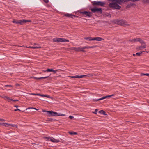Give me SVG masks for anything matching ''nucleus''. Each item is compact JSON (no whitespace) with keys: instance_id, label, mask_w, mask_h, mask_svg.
Segmentation results:
<instances>
[{"instance_id":"nucleus-15","label":"nucleus","mask_w":149,"mask_h":149,"mask_svg":"<svg viewBox=\"0 0 149 149\" xmlns=\"http://www.w3.org/2000/svg\"><path fill=\"white\" fill-rule=\"evenodd\" d=\"M103 40V39L102 38L100 37H97L95 38H93V40H96L98 41H100Z\"/></svg>"},{"instance_id":"nucleus-24","label":"nucleus","mask_w":149,"mask_h":149,"mask_svg":"<svg viewBox=\"0 0 149 149\" xmlns=\"http://www.w3.org/2000/svg\"><path fill=\"white\" fill-rule=\"evenodd\" d=\"M21 22H22V25L24 24L26 22H28V20H21Z\"/></svg>"},{"instance_id":"nucleus-20","label":"nucleus","mask_w":149,"mask_h":149,"mask_svg":"<svg viewBox=\"0 0 149 149\" xmlns=\"http://www.w3.org/2000/svg\"><path fill=\"white\" fill-rule=\"evenodd\" d=\"M93 76L92 74H84V78H89Z\"/></svg>"},{"instance_id":"nucleus-53","label":"nucleus","mask_w":149,"mask_h":149,"mask_svg":"<svg viewBox=\"0 0 149 149\" xmlns=\"http://www.w3.org/2000/svg\"><path fill=\"white\" fill-rule=\"evenodd\" d=\"M12 101H14V102L18 101V100H12Z\"/></svg>"},{"instance_id":"nucleus-43","label":"nucleus","mask_w":149,"mask_h":149,"mask_svg":"<svg viewBox=\"0 0 149 149\" xmlns=\"http://www.w3.org/2000/svg\"><path fill=\"white\" fill-rule=\"evenodd\" d=\"M45 97H47V98H50V96L48 95H45Z\"/></svg>"},{"instance_id":"nucleus-52","label":"nucleus","mask_w":149,"mask_h":149,"mask_svg":"<svg viewBox=\"0 0 149 149\" xmlns=\"http://www.w3.org/2000/svg\"><path fill=\"white\" fill-rule=\"evenodd\" d=\"M131 42H132V43L134 42V39H132Z\"/></svg>"},{"instance_id":"nucleus-29","label":"nucleus","mask_w":149,"mask_h":149,"mask_svg":"<svg viewBox=\"0 0 149 149\" xmlns=\"http://www.w3.org/2000/svg\"><path fill=\"white\" fill-rule=\"evenodd\" d=\"M31 78H33V79H36V80H40V77H31Z\"/></svg>"},{"instance_id":"nucleus-21","label":"nucleus","mask_w":149,"mask_h":149,"mask_svg":"<svg viewBox=\"0 0 149 149\" xmlns=\"http://www.w3.org/2000/svg\"><path fill=\"white\" fill-rule=\"evenodd\" d=\"M138 42H139L141 44H145V42L143 40H141V38H140V39L139 40Z\"/></svg>"},{"instance_id":"nucleus-61","label":"nucleus","mask_w":149,"mask_h":149,"mask_svg":"<svg viewBox=\"0 0 149 149\" xmlns=\"http://www.w3.org/2000/svg\"><path fill=\"white\" fill-rule=\"evenodd\" d=\"M84 42H86V43H88L87 42H86L85 41H84Z\"/></svg>"},{"instance_id":"nucleus-60","label":"nucleus","mask_w":149,"mask_h":149,"mask_svg":"<svg viewBox=\"0 0 149 149\" xmlns=\"http://www.w3.org/2000/svg\"><path fill=\"white\" fill-rule=\"evenodd\" d=\"M42 71L44 72H47L46 70H43Z\"/></svg>"},{"instance_id":"nucleus-42","label":"nucleus","mask_w":149,"mask_h":149,"mask_svg":"<svg viewBox=\"0 0 149 149\" xmlns=\"http://www.w3.org/2000/svg\"><path fill=\"white\" fill-rule=\"evenodd\" d=\"M58 70H53V71H52V72H53L54 73H56L57 72Z\"/></svg>"},{"instance_id":"nucleus-44","label":"nucleus","mask_w":149,"mask_h":149,"mask_svg":"<svg viewBox=\"0 0 149 149\" xmlns=\"http://www.w3.org/2000/svg\"><path fill=\"white\" fill-rule=\"evenodd\" d=\"M6 97H7L6 96H4L1 97L6 100Z\"/></svg>"},{"instance_id":"nucleus-57","label":"nucleus","mask_w":149,"mask_h":149,"mask_svg":"<svg viewBox=\"0 0 149 149\" xmlns=\"http://www.w3.org/2000/svg\"><path fill=\"white\" fill-rule=\"evenodd\" d=\"M31 22V20H28V22Z\"/></svg>"},{"instance_id":"nucleus-51","label":"nucleus","mask_w":149,"mask_h":149,"mask_svg":"<svg viewBox=\"0 0 149 149\" xmlns=\"http://www.w3.org/2000/svg\"><path fill=\"white\" fill-rule=\"evenodd\" d=\"M49 120L50 121H52V118H49Z\"/></svg>"},{"instance_id":"nucleus-39","label":"nucleus","mask_w":149,"mask_h":149,"mask_svg":"<svg viewBox=\"0 0 149 149\" xmlns=\"http://www.w3.org/2000/svg\"><path fill=\"white\" fill-rule=\"evenodd\" d=\"M43 1L46 3H47L49 2L48 0H43Z\"/></svg>"},{"instance_id":"nucleus-6","label":"nucleus","mask_w":149,"mask_h":149,"mask_svg":"<svg viewBox=\"0 0 149 149\" xmlns=\"http://www.w3.org/2000/svg\"><path fill=\"white\" fill-rule=\"evenodd\" d=\"M49 114H50L52 116H65V114H62L61 113H58L56 112H54L52 111H49Z\"/></svg>"},{"instance_id":"nucleus-28","label":"nucleus","mask_w":149,"mask_h":149,"mask_svg":"<svg viewBox=\"0 0 149 149\" xmlns=\"http://www.w3.org/2000/svg\"><path fill=\"white\" fill-rule=\"evenodd\" d=\"M46 71L47 72H52L53 71V69L48 68L47 69Z\"/></svg>"},{"instance_id":"nucleus-32","label":"nucleus","mask_w":149,"mask_h":149,"mask_svg":"<svg viewBox=\"0 0 149 149\" xmlns=\"http://www.w3.org/2000/svg\"><path fill=\"white\" fill-rule=\"evenodd\" d=\"M141 76L146 75V76H149V74H148V73L145 74V73H142L141 74Z\"/></svg>"},{"instance_id":"nucleus-40","label":"nucleus","mask_w":149,"mask_h":149,"mask_svg":"<svg viewBox=\"0 0 149 149\" xmlns=\"http://www.w3.org/2000/svg\"><path fill=\"white\" fill-rule=\"evenodd\" d=\"M6 120L5 119H0V121H5Z\"/></svg>"},{"instance_id":"nucleus-25","label":"nucleus","mask_w":149,"mask_h":149,"mask_svg":"<svg viewBox=\"0 0 149 149\" xmlns=\"http://www.w3.org/2000/svg\"><path fill=\"white\" fill-rule=\"evenodd\" d=\"M142 1L144 3H149V0H142Z\"/></svg>"},{"instance_id":"nucleus-36","label":"nucleus","mask_w":149,"mask_h":149,"mask_svg":"<svg viewBox=\"0 0 149 149\" xmlns=\"http://www.w3.org/2000/svg\"><path fill=\"white\" fill-rule=\"evenodd\" d=\"M34 109L35 110H38V109H37L36 108H33H33H28L26 109V110H27L28 109Z\"/></svg>"},{"instance_id":"nucleus-37","label":"nucleus","mask_w":149,"mask_h":149,"mask_svg":"<svg viewBox=\"0 0 149 149\" xmlns=\"http://www.w3.org/2000/svg\"><path fill=\"white\" fill-rule=\"evenodd\" d=\"M42 111L43 112H47V114H49V111H46L44 110H43Z\"/></svg>"},{"instance_id":"nucleus-22","label":"nucleus","mask_w":149,"mask_h":149,"mask_svg":"<svg viewBox=\"0 0 149 149\" xmlns=\"http://www.w3.org/2000/svg\"><path fill=\"white\" fill-rule=\"evenodd\" d=\"M97 47L96 46H93L91 47L90 46H88V47H86V46H84V49H88L89 48H94L95 47Z\"/></svg>"},{"instance_id":"nucleus-12","label":"nucleus","mask_w":149,"mask_h":149,"mask_svg":"<svg viewBox=\"0 0 149 149\" xmlns=\"http://www.w3.org/2000/svg\"><path fill=\"white\" fill-rule=\"evenodd\" d=\"M92 13L91 12H88L86 11H84V15H86L88 17H90L92 16Z\"/></svg>"},{"instance_id":"nucleus-7","label":"nucleus","mask_w":149,"mask_h":149,"mask_svg":"<svg viewBox=\"0 0 149 149\" xmlns=\"http://www.w3.org/2000/svg\"><path fill=\"white\" fill-rule=\"evenodd\" d=\"M70 49L72 50H74L78 52L84 51V47L82 48L72 47L70 48Z\"/></svg>"},{"instance_id":"nucleus-30","label":"nucleus","mask_w":149,"mask_h":149,"mask_svg":"<svg viewBox=\"0 0 149 149\" xmlns=\"http://www.w3.org/2000/svg\"><path fill=\"white\" fill-rule=\"evenodd\" d=\"M139 39L140 38H134V42H135L138 41L139 40Z\"/></svg>"},{"instance_id":"nucleus-10","label":"nucleus","mask_w":149,"mask_h":149,"mask_svg":"<svg viewBox=\"0 0 149 149\" xmlns=\"http://www.w3.org/2000/svg\"><path fill=\"white\" fill-rule=\"evenodd\" d=\"M28 48H31L33 49H36V48H41V47H40L39 45L38 44H35L33 45V46L32 47H28Z\"/></svg>"},{"instance_id":"nucleus-38","label":"nucleus","mask_w":149,"mask_h":149,"mask_svg":"<svg viewBox=\"0 0 149 149\" xmlns=\"http://www.w3.org/2000/svg\"><path fill=\"white\" fill-rule=\"evenodd\" d=\"M38 95H39L38 96H42V97H45V95H42V94H39Z\"/></svg>"},{"instance_id":"nucleus-54","label":"nucleus","mask_w":149,"mask_h":149,"mask_svg":"<svg viewBox=\"0 0 149 149\" xmlns=\"http://www.w3.org/2000/svg\"><path fill=\"white\" fill-rule=\"evenodd\" d=\"M110 96H111V97L113 96H114V94H112V95H110Z\"/></svg>"},{"instance_id":"nucleus-2","label":"nucleus","mask_w":149,"mask_h":149,"mask_svg":"<svg viewBox=\"0 0 149 149\" xmlns=\"http://www.w3.org/2000/svg\"><path fill=\"white\" fill-rule=\"evenodd\" d=\"M117 3H118L115 2L113 3H110L109 4V6L113 9H120L121 7Z\"/></svg>"},{"instance_id":"nucleus-16","label":"nucleus","mask_w":149,"mask_h":149,"mask_svg":"<svg viewBox=\"0 0 149 149\" xmlns=\"http://www.w3.org/2000/svg\"><path fill=\"white\" fill-rule=\"evenodd\" d=\"M93 38L91 37H84V39L90 41L93 40Z\"/></svg>"},{"instance_id":"nucleus-18","label":"nucleus","mask_w":149,"mask_h":149,"mask_svg":"<svg viewBox=\"0 0 149 149\" xmlns=\"http://www.w3.org/2000/svg\"><path fill=\"white\" fill-rule=\"evenodd\" d=\"M146 47V45H144L143 46H141L139 47L137 49L139 50H142L143 49L145 48Z\"/></svg>"},{"instance_id":"nucleus-23","label":"nucleus","mask_w":149,"mask_h":149,"mask_svg":"<svg viewBox=\"0 0 149 149\" xmlns=\"http://www.w3.org/2000/svg\"><path fill=\"white\" fill-rule=\"evenodd\" d=\"M145 52L144 51L140 52H137L136 53V55L140 56L142 54L143 52Z\"/></svg>"},{"instance_id":"nucleus-14","label":"nucleus","mask_w":149,"mask_h":149,"mask_svg":"<svg viewBox=\"0 0 149 149\" xmlns=\"http://www.w3.org/2000/svg\"><path fill=\"white\" fill-rule=\"evenodd\" d=\"M12 22L13 23H15L16 24H19L20 25H22V22L21 20H14Z\"/></svg>"},{"instance_id":"nucleus-27","label":"nucleus","mask_w":149,"mask_h":149,"mask_svg":"<svg viewBox=\"0 0 149 149\" xmlns=\"http://www.w3.org/2000/svg\"><path fill=\"white\" fill-rule=\"evenodd\" d=\"M3 125L5 127H8L9 126H10V124H8L6 123H3Z\"/></svg>"},{"instance_id":"nucleus-31","label":"nucleus","mask_w":149,"mask_h":149,"mask_svg":"<svg viewBox=\"0 0 149 149\" xmlns=\"http://www.w3.org/2000/svg\"><path fill=\"white\" fill-rule=\"evenodd\" d=\"M49 77V76H47L44 77H40V79H44L47 78H48Z\"/></svg>"},{"instance_id":"nucleus-45","label":"nucleus","mask_w":149,"mask_h":149,"mask_svg":"<svg viewBox=\"0 0 149 149\" xmlns=\"http://www.w3.org/2000/svg\"><path fill=\"white\" fill-rule=\"evenodd\" d=\"M5 87H12V86L11 85H5Z\"/></svg>"},{"instance_id":"nucleus-35","label":"nucleus","mask_w":149,"mask_h":149,"mask_svg":"<svg viewBox=\"0 0 149 149\" xmlns=\"http://www.w3.org/2000/svg\"><path fill=\"white\" fill-rule=\"evenodd\" d=\"M98 109H96L93 112V113L94 114H96L97 112Z\"/></svg>"},{"instance_id":"nucleus-55","label":"nucleus","mask_w":149,"mask_h":149,"mask_svg":"<svg viewBox=\"0 0 149 149\" xmlns=\"http://www.w3.org/2000/svg\"><path fill=\"white\" fill-rule=\"evenodd\" d=\"M133 56H136V54H133Z\"/></svg>"},{"instance_id":"nucleus-34","label":"nucleus","mask_w":149,"mask_h":149,"mask_svg":"<svg viewBox=\"0 0 149 149\" xmlns=\"http://www.w3.org/2000/svg\"><path fill=\"white\" fill-rule=\"evenodd\" d=\"M38 93H36H36H30L29 94L31 95H38Z\"/></svg>"},{"instance_id":"nucleus-5","label":"nucleus","mask_w":149,"mask_h":149,"mask_svg":"<svg viewBox=\"0 0 149 149\" xmlns=\"http://www.w3.org/2000/svg\"><path fill=\"white\" fill-rule=\"evenodd\" d=\"M93 5L94 6H103L105 5V3L102 1H93L91 2Z\"/></svg>"},{"instance_id":"nucleus-1","label":"nucleus","mask_w":149,"mask_h":149,"mask_svg":"<svg viewBox=\"0 0 149 149\" xmlns=\"http://www.w3.org/2000/svg\"><path fill=\"white\" fill-rule=\"evenodd\" d=\"M113 22H114L116 24L121 25L124 26L128 25L127 22L122 19L120 20L116 19L114 20Z\"/></svg>"},{"instance_id":"nucleus-58","label":"nucleus","mask_w":149,"mask_h":149,"mask_svg":"<svg viewBox=\"0 0 149 149\" xmlns=\"http://www.w3.org/2000/svg\"><path fill=\"white\" fill-rule=\"evenodd\" d=\"M131 41H132V39H130L129 40V41L130 42H131Z\"/></svg>"},{"instance_id":"nucleus-17","label":"nucleus","mask_w":149,"mask_h":149,"mask_svg":"<svg viewBox=\"0 0 149 149\" xmlns=\"http://www.w3.org/2000/svg\"><path fill=\"white\" fill-rule=\"evenodd\" d=\"M72 78H81L84 77V75L79 76V75H76L75 76H73L71 77Z\"/></svg>"},{"instance_id":"nucleus-59","label":"nucleus","mask_w":149,"mask_h":149,"mask_svg":"<svg viewBox=\"0 0 149 149\" xmlns=\"http://www.w3.org/2000/svg\"><path fill=\"white\" fill-rule=\"evenodd\" d=\"M18 107V106H17V105H15V107H17H17Z\"/></svg>"},{"instance_id":"nucleus-33","label":"nucleus","mask_w":149,"mask_h":149,"mask_svg":"<svg viewBox=\"0 0 149 149\" xmlns=\"http://www.w3.org/2000/svg\"><path fill=\"white\" fill-rule=\"evenodd\" d=\"M10 125L11 126L13 127L17 128V125L15 124H10Z\"/></svg>"},{"instance_id":"nucleus-50","label":"nucleus","mask_w":149,"mask_h":149,"mask_svg":"<svg viewBox=\"0 0 149 149\" xmlns=\"http://www.w3.org/2000/svg\"><path fill=\"white\" fill-rule=\"evenodd\" d=\"M10 98V97H6V100H9V99Z\"/></svg>"},{"instance_id":"nucleus-46","label":"nucleus","mask_w":149,"mask_h":149,"mask_svg":"<svg viewBox=\"0 0 149 149\" xmlns=\"http://www.w3.org/2000/svg\"><path fill=\"white\" fill-rule=\"evenodd\" d=\"M21 111V110L19 109H15L14 110V111Z\"/></svg>"},{"instance_id":"nucleus-4","label":"nucleus","mask_w":149,"mask_h":149,"mask_svg":"<svg viewBox=\"0 0 149 149\" xmlns=\"http://www.w3.org/2000/svg\"><path fill=\"white\" fill-rule=\"evenodd\" d=\"M53 42H69V40L66 39L64 38H54L53 39Z\"/></svg>"},{"instance_id":"nucleus-8","label":"nucleus","mask_w":149,"mask_h":149,"mask_svg":"<svg viewBox=\"0 0 149 149\" xmlns=\"http://www.w3.org/2000/svg\"><path fill=\"white\" fill-rule=\"evenodd\" d=\"M47 140L51 141L54 143H58L60 141L59 140H56L55 139L51 137H45Z\"/></svg>"},{"instance_id":"nucleus-56","label":"nucleus","mask_w":149,"mask_h":149,"mask_svg":"<svg viewBox=\"0 0 149 149\" xmlns=\"http://www.w3.org/2000/svg\"><path fill=\"white\" fill-rule=\"evenodd\" d=\"M81 13L84 14V11H83L82 12H81Z\"/></svg>"},{"instance_id":"nucleus-49","label":"nucleus","mask_w":149,"mask_h":149,"mask_svg":"<svg viewBox=\"0 0 149 149\" xmlns=\"http://www.w3.org/2000/svg\"><path fill=\"white\" fill-rule=\"evenodd\" d=\"M3 123H0V125H3Z\"/></svg>"},{"instance_id":"nucleus-13","label":"nucleus","mask_w":149,"mask_h":149,"mask_svg":"<svg viewBox=\"0 0 149 149\" xmlns=\"http://www.w3.org/2000/svg\"><path fill=\"white\" fill-rule=\"evenodd\" d=\"M109 1H112L114 2H116L118 3V4H121L122 3L121 0H108Z\"/></svg>"},{"instance_id":"nucleus-3","label":"nucleus","mask_w":149,"mask_h":149,"mask_svg":"<svg viewBox=\"0 0 149 149\" xmlns=\"http://www.w3.org/2000/svg\"><path fill=\"white\" fill-rule=\"evenodd\" d=\"M90 10L92 13H97L101 14L102 12V8H98L96 6H94L92 8H91Z\"/></svg>"},{"instance_id":"nucleus-9","label":"nucleus","mask_w":149,"mask_h":149,"mask_svg":"<svg viewBox=\"0 0 149 149\" xmlns=\"http://www.w3.org/2000/svg\"><path fill=\"white\" fill-rule=\"evenodd\" d=\"M111 97L110 95H109L105 96L104 97H102V98H99V99H94L93 100V101H98L99 100H102L104 99H105V98H108V97Z\"/></svg>"},{"instance_id":"nucleus-26","label":"nucleus","mask_w":149,"mask_h":149,"mask_svg":"<svg viewBox=\"0 0 149 149\" xmlns=\"http://www.w3.org/2000/svg\"><path fill=\"white\" fill-rule=\"evenodd\" d=\"M69 133L71 135H77V133L76 132H69Z\"/></svg>"},{"instance_id":"nucleus-47","label":"nucleus","mask_w":149,"mask_h":149,"mask_svg":"<svg viewBox=\"0 0 149 149\" xmlns=\"http://www.w3.org/2000/svg\"><path fill=\"white\" fill-rule=\"evenodd\" d=\"M13 100V99H10V98L8 100V102H10L11 101H12Z\"/></svg>"},{"instance_id":"nucleus-48","label":"nucleus","mask_w":149,"mask_h":149,"mask_svg":"<svg viewBox=\"0 0 149 149\" xmlns=\"http://www.w3.org/2000/svg\"><path fill=\"white\" fill-rule=\"evenodd\" d=\"M13 100V99H10V98L8 100V102H10L11 101H12Z\"/></svg>"},{"instance_id":"nucleus-41","label":"nucleus","mask_w":149,"mask_h":149,"mask_svg":"<svg viewBox=\"0 0 149 149\" xmlns=\"http://www.w3.org/2000/svg\"><path fill=\"white\" fill-rule=\"evenodd\" d=\"M69 118L70 119H72L73 118H74V117L72 116H69Z\"/></svg>"},{"instance_id":"nucleus-19","label":"nucleus","mask_w":149,"mask_h":149,"mask_svg":"<svg viewBox=\"0 0 149 149\" xmlns=\"http://www.w3.org/2000/svg\"><path fill=\"white\" fill-rule=\"evenodd\" d=\"M98 113L100 114H103L104 115H107V114L106 113V112L103 110H101L99 111Z\"/></svg>"},{"instance_id":"nucleus-11","label":"nucleus","mask_w":149,"mask_h":149,"mask_svg":"<svg viewBox=\"0 0 149 149\" xmlns=\"http://www.w3.org/2000/svg\"><path fill=\"white\" fill-rule=\"evenodd\" d=\"M65 16L66 17H71L72 18L76 17V16L74 15L70 14H65Z\"/></svg>"}]
</instances>
